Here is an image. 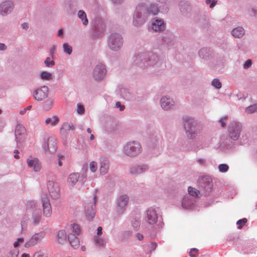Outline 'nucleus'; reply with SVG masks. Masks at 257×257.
<instances>
[{
	"instance_id": "nucleus-1",
	"label": "nucleus",
	"mask_w": 257,
	"mask_h": 257,
	"mask_svg": "<svg viewBox=\"0 0 257 257\" xmlns=\"http://www.w3.org/2000/svg\"><path fill=\"white\" fill-rule=\"evenodd\" d=\"M159 13H161V10L157 3H140L136 8L133 17V24L135 27L141 26L146 22L149 16H155Z\"/></svg>"
},
{
	"instance_id": "nucleus-2",
	"label": "nucleus",
	"mask_w": 257,
	"mask_h": 257,
	"mask_svg": "<svg viewBox=\"0 0 257 257\" xmlns=\"http://www.w3.org/2000/svg\"><path fill=\"white\" fill-rule=\"evenodd\" d=\"M228 138L222 139L220 144V148L225 152L232 151L235 146L234 141L237 140L242 131L241 124L236 121L230 122L228 126Z\"/></svg>"
},
{
	"instance_id": "nucleus-3",
	"label": "nucleus",
	"mask_w": 257,
	"mask_h": 257,
	"mask_svg": "<svg viewBox=\"0 0 257 257\" xmlns=\"http://www.w3.org/2000/svg\"><path fill=\"white\" fill-rule=\"evenodd\" d=\"M133 62L135 65L143 69L162 63L159 55L149 52L136 54L133 58Z\"/></svg>"
},
{
	"instance_id": "nucleus-4",
	"label": "nucleus",
	"mask_w": 257,
	"mask_h": 257,
	"mask_svg": "<svg viewBox=\"0 0 257 257\" xmlns=\"http://www.w3.org/2000/svg\"><path fill=\"white\" fill-rule=\"evenodd\" d=\"M183 124L186 135L188 139H194L201 132L202 127L198 121L189 116L183 117Z\"/></svg>"
},
{
	"instance_id": "nucleus-5",
	"label": "nucleus",
	"mask_w": 257,
	"mask_h": 257,
	"mask_svg": "<svg viewBox=\"0 0 257 257\" xmlns=\"http://www.w3.org/2000/svg\"><path fill=\"white\" fill-rule=\"evenodd\" d=\"M142 147L136 141H131L125 144L123 147V153L127 157H135L142 152Z\"/></svg>"
},
{
	"instance_id": "nucleus-6",
	"label": "nucleus",
	"mask_w": 257,
	"mask_h": 257,
	"mask_svg": "<svg viewBox=\"0 0 257 257\" xmlns=\"http://www.w3.org/2000/svg\"><path fill=\"white\" fill-rule=\"evenodd\" d=\"M123 38L118 33H112L107 38V45L109 48L113 51H117L122 47Z\"/></svg>"
},
{
	"instance_id": "nucleus-7",
	"label": "nucleus",
	"mask_w": 257,
	"mask_h": 257,
	"mask_svg": "<svg viewBox=\"0 0 257 257\" xmlns=\"http://www.w3.org/2000/svg\"><path fill=\"white\" fill-rule=\"evenodd\" d=\"M97 190H94L93 198L91 201L87 202L85 206V214L87 219L89 221L92 220L94 217L96 213V203L97 202L96 196Z\"/></svg>"
},
{
	"instance_id": "nucleus-8",
	"label": "nucleus",
	"mask_w": 257,
	"mask_h": 257,
	"mask_svg": "<svg viewBox=\"0 0 257 257\" xmlns=\"http://www.w3.org/2000/svg\"><path fill=\"white\" fill-rule=\"evenodd\" d=\"M159 41L161 44L168 49L172 48L176 43V37L174 34L167 31L160 37Z\"/></svg>"
},
{
	"instance_id": "nucleus-9",
	"label": "nucleus",
	"mask_w": 257,
	"mask_h": 257,
	"mask_svg": "<svg viewBox=\"0 0 257 257\" xmlns=\"http://www.w3.org/2000/svg\"><path fill=\"white\" fill-rule=\"evenodd\" d=\"M129 202V197L126 194L118 196L115 201L116 210L118 214H122L126 210Z\"/></svg>"
},
{
	"instance_id": "nucleus-10",
	"label": "nucleus",
	"mask_w": 257,
	"mask_h": 257,
	"mask_svg": "<svg viewBox=\"0 0 257 257\" xmlns=\"http://www.w3.org/2000/svg\"><path fill=\"white\" fill-rule=\"evenodd\" d=\"M106 74V69L102 63H98L94 67L92 72V77L97 81L102 80Z\"/></svg>"
},
{
	"instance_id": "nucleus-11",
	"label": "nucleus",
	"mask_w": 257,
	"mask_h": 257,
	"mask_svg": "<svg viewBox=\"0 0 257 257\" xmlns=\"http://www.w3.org/2000/svg\"><path fill=\"white\" fill-rule=\"evenodd\" d=\"M151 29L156 33L164 32L166 28V24L163 19L155 17L150 21Z\"/></svg>"
},
{
	"instance_id": "nucleus-12",
	"label": "nucleus",
	"mask_w": 257,
	"mask_h": 257,
	"mask_svg": "<svg viewBox=\"0 0 257 257\" xmlns=\"http://www.w3.org/2000/svg\"><path fill=\"white\" fill-rule=\"evenodd\" d=\"M161 218L160 217V219ZM145 220L147 222L151 225L156 224L160 220L158 211L156 208L150 207L146 211Z\"/></svg>"
},
{
	"instance_id": "nucleus-13",
	"label": "nucleus",
	"mask_w": 257,
	"mask_h": 257,
	"mask_svg": "<svg viewBox=\"0 0 257 257\" xmlns=\"http://www.w3.org/2000/svg\"><path fill=\"white\" fill-rule=\"evenodd\" d=\"M150 169L149 166L147 164H140L132 165L129 169V173L135 176L141 175Z\"/></svg>"
},
{
	"instance_id": "nucleus-14",
	"label": "nucleus",
	"mask_w": 257,
	"mask_h": 257,
	"mask_svg": "<svg viewBox=\"0 0 257 257\" xmlns=\"http://www.w3.org/2000/svg\"><path fill=\"white\" fill-rule=\"evenodd\" d=\"M198 55L200 58L205 61L212 60L215 57L214 52L210 48L203 47L199 50Z\"/></svg>"
},
{
	"instance_id": "nucleus-15",
	"label": "nucleus",
	"mask_w": 257,
	"mask_h": 257,
	"mask_svg": "<svg viewBox=\"0 0 257 257\" xmlns=\"http://www.w3.org/2000/svg\"><path fill=\"white\" fill-rule=\"evenodd\" d=\"M199 185L200 188L203 189L206 193L210 192L213 187L212 178L209 176H204L199 180Z\"/></svg>"
},
{
	"instance_id": "nucleus-16",
	"label": "nucleus",
	"mask_w": 257,
	"mask_h": 257,
	"mask_svg": "<svg viewBox=\"0 0 257 257\" xmlns=\"http://www.w3.org/2000/svg\"><path fill=\"white\" fill-rule=\"evenodd\" d=\"M45 233L44 231H40L35 233L25 243V247L29 248L34 246L40 242L44 238Z\"/></svg>"
},
{
	"instance_id": "nucleus-17",
	"label": "nucleus",
	"mask_w": 257,
	"mask_h": 257,
	"mask_svg": "<svg viewBox=\"0 0 257 257\" xmlns=\"http://www.w3.org/2000/svg\"><path fill=\"white\" fill-rule=\"evenodd\" d=\"M48 92V87L47 86H43L34 90L33 96L35 100L41 101L47 97Z\"/></svg>"
},
{
	"instance_id": "nucleus-18",
	"label": "nucleus",
	"mask_w": 257,
	"mask_h": 257,
	"mask_svg": "<svg viewBox=\"0 0 257 257\" xmlns=\"http://www.w3.org/2000/svg\"><path fill=\"white\" fill-rule=\"evenodd\" d=\"M47 188L50 196L53 199H57L59 197L60 189L57 182L48 181Z\"/></svg>"
},
{
	"instance_id": "nucleus-19",
	"label": "nucleus",
	"mask_w": 257,
	"mask_h": 257,
	"mask_svg": "<svg viewBox=\"0 0 257 257\" xmlns=\"http://www.w3.org/2000/svg\"><path fill=\"white\" fill-rule=\"evenodd\" d=\"M26 130L25 127L21 124H18L15 129V140L17 144L24 141L26 138Z\"/></svg>"
},
{
	"instance_id": "nucleus-20",
	"label": "nucleus",
	"mask_w": 257,
	"mask_h": 257,
	"mask_svg": "<svg viewBox=\"0 0 257 257\" xmlns=\"http://www.w3.org/2000/svg\"><path fill=\"white\" fill-rule=\"evenodd\" d=\"M14 8L13 2L11 1H6L0 4V15L6 16L10 14Z\"/></svg>"
},
{
	"instance_id": "nucleus-21",
	"label": "nucleus",
	"mask_w": 257,
	"mask_h": 257,
	"mask_svg": "<svg viewBox=\"0 0 257 257\" xmlns=\"http://www.w3.org/2000/svg\"><path fill=\"white\" fill-rule=\"evenodd\" d=\"M41 201L44 216L47 217H50L52 213V208L47 195L43 194L41 196Z\"/></svg>"
},
{
	"instance_id": "nucleus-22",
	"label": "nucleus",
	"mask_w": 257,
	"mask_h": 257,
	"mask_svg": "<svg viewBox=\"0 0 257 257\" xmlns=\"http://www.w3.org/2000/svg\"><path fill=\"white\" fill-rule=\"evenodd\" d=\"M196 203V198L191 195H185L182 199L181 207L184 209H191Z\"/></svg>"
},
{
	"instance_id": "nucleus-23",
	"label": "nucleus",
	"mask_w": 257,
	"mask_h": 257,
	"mask_svg": "<svg viewBox=\"0 0 257 257\" xmlns=\"http://www.w3.org/2000/svg\"><path fill=\"white\" fill-rule=\"evenodd\" d=\"M57 149V140L54 137H50L48 138L47 142L43 146V150L45 151H49L50 153H54Z\"/></svg>"
},
{
	"instance_id": "nucleus-24",
	"label": "nucleus",
	"mask_w": 257,
	"mask_h": 257,
	"mask_svg": "<svg viewBox=\"0 0 257 257\" xmlns=\"http://www.w3.org/2000/svg\"><path fill=\"white\" fill-rule=\"evenodd\" d=\"M105 25L101 20H98L95 22L93 29L94 35L96 37L101 36L105 30Z\"/></svg>"
},
{
	"instance_id": "nucleus-25",
	"label": "nucleus",
	"mask_w": 257,
	"mask_h": 257,
	"mask_svg": "<svg viewBox=\"0 0 257 257\" xmlns=\"http://www.w3.org/2000/svg\"><path fill=\"white\" fill-rule=\"evenodd\" d=\"M174 101L168 96H163L160 100L161 107L165 110H168L172 108L174 105Z\"/></svg>"
},
{
	"instance_id": "nucleus-26",
	"label": "nucleus",
	"mask_w": 257,
	"mask_h": 257,
	"mask_svg": "<svg viewBox=\"0 0 257 257\" xmlns=\"http://www.w3.org/2000/svg\"><path fill=\"white\" fill-rule=\"evenodd\" d=\"M109 168V161L108 159L105 157H102L100 158V173L102 175L106 174Z\"/></svg>"
},
{
	"instance_id": "nucleus-27",
	"label": "nucleus",
	"mask_w": 257,
	"mask_h": 257,
	"mask_svg": "<svg viewBox=\"0 0 257 257\" xmlns=\"http://www.w3.org/2000/svg\"><path fill=\"white\" fill-rule=\"evenodd\" d=\"M179 8L182 14L186 16L190 13L191 11V6L189 2L182 1L179 3Z\"/></svg>"
},
{
	"instance_id": "nucleus-28",
	"label": "nucleus",
	"mask_w": 257,
	"mask_h": 257,
	"mask_svg": "<svg viewBox=\"0 0 257 257\" xmlns=\"http://www.w3.org/2000/svg\"><path fill=\"white\" fill-rule=\"evenodd\" d=\"M231 34L234 38L240 39L244 35L245 30L242 27L238 26L232 29Z\"/></svg>"
},
{
	"instance_id": "nucleus-29",
	"label": "nucleus",
	"mask_w": 257,
	"mask_h": 257,
	"mask_svg": "<svg viewBox=\"0 0 257 257\" xmlns=\"http://www.w3.org/2000/svg\"><path fill=\"white\" fill-rule=\"evenodd\" d=\"M41 214L42 212L40 209H36L33 211L32 216V223L34 225H37L39 224L42 218Z\"/></svg>"
},
{
	"instance_id": "nucleus-30",
	"label": "nucleus",
	"mask_w": 257,
	"mask_h": 257,
	"mask_svg": "<svg viewBox=\"0 0 257 257\" xmlns=\"http://www.w3.org/2000/svg\"><path fill=\"white\" fill-rule=\"evenodd\" d=\"M80 175L78 173H72L70 174L68 178L67 182L70 187H73L78 181Z\"/></svg>"
},
{
	"instance_id": "nucleus-31",
	"label": "nucleus",
	"mask_w": 257,
	"mask_h": 257,
	"mask_svg": "<svg viewBox=\"0 0 257 257\" xmlns=\"http://www.w3.org/2000/svg\"><path fill=\"white\" fill-rule=\"evenodd\" d=\"M27 162L28 166L31 168L33 167L34 170L35 172H38L40 170V165L38 159L35 158L34 159H32L28 158Z\"/></svg>"
},
{
	"instance_id": "nucleus-32",
	"label": "nucleus",
	"mask_w": 257,
	"mask_h": 257,
	"mask_svg": "<svg viewBox=\"0 0 257 257\" xmlns=\"http://www.w3.org/2000/svg\"><path fill=\"white\" fill-rule=\"evenodd\" d=\"M158 4L159 7L161 10L162 13H167L169 10V6L168 4V0H156V2Z\"/></svg>"
},
{
	"instance_id": "nucleus-33",
	"label": "nucleus",
	"mask_w": 257,
	"mask_h": 257,
	"mask_svg": "<svg viewBox=\"0 0 257 257\" xmlns=\"http://www.w3.org/2000/svg\"><path fill=\"white\" fill-rule=\"evenodd\" d=\"M68 239L72 247L74 248L78 247L80 241L77 237L74 234H70L68 236Z\"/></svg>"
},
{
	"instance_id": "nucleus-34",
	"label": "nucleus",
	"mask_w": 257,
	"mask_h": 257,
	"mask_svg": "<svg viewBox=\"0 0 257 257\" xmlns=\"http://www.w3.org/2000/svg\"><path fill=\"white\" fill-rule=\"evenodd\" d=\"M57 239L60 244H64L66 242L67 234L65 230L62 229L58 231L57 234Z\"/></svg>"
},
{
	"instance_id": "nucleus-35",
	"label": "nucleus",
	"mask_w": 257,
	"mask_h": 257,
	"mask_svg": "<svg viewBox=\"0 0 257 257\" xmlns=\"http://www.w3.org/2000/svg\"><path fill=\"white\" fill-rule=\"evenodd\" d=\"M78 17L81 20L82 24L84 26H87L88 24V20L85 12L83 10H79L77 13Z\"/></svg>"
},
{
	"instance_id": "nucleus-36",
	"label": "nucleus",
	"mask_w": 257,
	"mask_h": 257,
	"mask_svg": "<svg viewBox=\"0 0 257 257\" xmlns=\"http://www.w3.org/2000/svg\"><path fill=\"white\" fill-rule=\"evenodd\" d=\"M119 93L122 98L126 100H128L131 97V93L125 88H120L119 90Z\"/></svg>"
},
{
	"instance_id": "nucleus-37",
	"label": "nucleus",
	"mask_w": 257,
	"mask_h": 257,
	"mask_svg": "<svg viewBox=\"0 0 257 257\" xmlns=\"http://www.w3.org/2000/svg\"><path fill=\"white\" fill-rule=\"evenodd\" d=\"M197 23L203 28L207 27L209 26L208 20L205 16H200Z\"/></svg>"
},
{
	"instance_id": "nucleus-38",
	"label": "nucleus",
	"mask_w": 257,
	"mask_h": 257,
	"mask_svg": "<svg viewBox=\"0 0 257 257\" xmlns=\"http://www.w3.org/2000/svg\"><path fill=\"white\" fill-rule=\"evenodd\" d=\"M59 121L58 116L54 115L51 117H48L45 120V123L46 124H51L52 126L55 125Z\"/></svg>"
},
{
	"instance_id": "nucleus-39",
	"label": "nucleus",
	"mask_w": 257,
	"mask_h": 257,
	"mask_svg": "<svg viewBox=\"0 0 257 257\" xmlns=\"http://www.w3.org/2000/svg\"><path fill=\"white\" fill-rule=\"evenodd\" d=\"M246 12L248 15L251 17H254L257 18V7L250 6L246 8Z\"/></svg>"
},
{
	"instance_id": "nucleus-40",
	"label": "nucleus",
	"mask_w": 257,
	"mask_h": 257,
	"mask_svg": "<svg viewBox=\"0 0 257 257\" xmlns=\"http://www.w3.org/2000/svg\"><path fill=\"white\" fill-rule=\"evenodd\" d=\"M40 77L43 80H50L52 79V74L48 71H43L40 73Z\"/></svg>"
},
{
	"instance_id": "nucleus-41",
	"label": "nucleus",
	"mask_w": 257,
	"mask_h": 257,
	"mask_svg": "<svg viewBox=\"0 0 257 257\" xmlns=\"http://www.w3.org/2000/svg\"><path fill=\"white\" fill-rule=\"evenodd\" d=\"M74 126L72 124H68L67 123H64L62 125V127L60 129V132L61 133H65L67 131L74 130Z\"/></svg>"
},
{
	"instance_id": "nucleus-42",
	"label": "nucleus",
	"mask_w": 257,
	"mask_h": 257,
	"mask_svg": "<svg viewBox=\"0 0 257 257\" xmlns=\"http://www.w3.org/2000/svg\"><path fill=\"white\" fill-rule=\"evenodd\" d=\"M188 191L189 194H187L186 195H191V196H192L195 198V197H198L200 193L199 190L191 187H188Z\"/></svg>"
},
{
	"instance_id": "nucleus-43",
	"label": "nucleus",
	"mask_w": 257,
	"mask_h": 257,
	"mask_svg": "<svg viewBox=\"0 0 257 257\" xmlns=\"http://www.w3.org/2000/svg\"><path fill=\"white\" fill-rule=\"evenodd\" d=\"M71 229L72 231L74 233L73 234L75 235H79L81 232V229L80 226L77 224H71Z\"/></svg>"
},
{
	"instance_id": "nucleus-44",
	"label": "nucleus",
	"mask_w": 257,
	"mask_h": 257,
	"mask_svg": "<svg viewBox=\"0 0 257 257\" xmlns=\"http://www.w3.org/2000/svg\"><path fill=\"white\" fill-rule=\"evenodd\" d=\"M257 111V103L247 106L245 108V112L247 113H252Z\"/></svg>"
},
{
	"instance_id": "nucleus-45",
	"label": "nucleus",
	"mask_w": 257,
	"mask_h": 257,
	"mask_svg": "<svg viewBox=\"0 0 257 257\" xmlns=\"http://www.w3.org/2000/svg\"><path fill=\"white\" fill-rule=\"evenodd\" d=\"M64 52L68 55H70L72 52V48L68 43H65L63 45Z\"/></svg>"
},
{
	"instance_id": "nucleus-46",
	"label": "nucleus",
	"mask_w": 257,
	"mask_h": 257,
	"mask_svg": "<svg viewBox=\"0 0 257 257\" xmlns=\"http://www.w3.org/2000/svg\"><path fill=\"white\" fill-rule=\"evenodd\" d=\"M219 171L221 173H226L229 169V166L226 164H220L218 165Z\"/></svg>"
},
{
	"instance_id": "nucleus-47",
	"label": "nucleus",
	"mask_w": 257,
	"mask_h": 257,
	"mask_svg": "<svg viewBox=\"0 0 257 257\" xmlns=\"http://www.w3.org/2000/svg\"><path fill=\"white\" fill-rule=\"evenodd\" d=\"M44 64L47 67H52L55 65V62L51 60V58L48 57L44 61Z\"/></svg>"
},
{
	"instance_id": "nucleus-48",
	"label": "nucleus",
	"mask_w": 257,
	"mask_h": 257,
	"mask_svg": "<svg viewBox=\"0 0 257 257\" xmlns=\"http://www.w3.org/2000/svg\"><path fill=\"white\" fill-rule=\"evenodd\" d=\"M211 85L216 89H220L222 86L221 82L217 78L213 79L211 82Z\"/></svg>"
},
{
	"instance_id": "nucleus-49",
	"label": "nucleus",
	"mask_w": 257,
	"mask_h": 257,
	"mask_svg": "<svg viewBox=\"0 0 257 257\" xmlns=\"http://www.w3.org/2000/svg\"><path fill=\"white\" fill-rule=\"evenodd\" d=\"M95 243L99 246H103L104 245V241L98 236L94 237Z\"/></svg>"
},
{
	"instance_id": "nucleus-50",
	"label": "nucleus",
	"mask_w": 257,
	"mask_h": 257,
	"mask_svg": "<svg viewBox=\"0 0 257 257\" xmlns=\"http://www.w3.org/2000/svg\"><path fill=\"white\" fill-rule=\"evenodd\" d=\"M85 108L83 104L78 103L77 105V112L79 114H83L84 113Z\"/></svg>"
},
{
	"instance_id": "nucleus-51",
	"label": "nucleus",
	"mask_w": 257,
	"mask_h": 257,
	"mask_svg": "<svg viewBox=\"0 0 257 257\" xmlns=\"http://www.w3.org/2000/svg\"><path fill=\"white\" fill-rule=\"evenodd\" d=\"M208 147V145L205 142H203L201 144H200L199 146L195 147L193 148V150L195 152H197L198 150L200 149H203L205 148H207Z\"/></svg>"
},
{
	"instance_id": "nucleus-52",
	"label": "nucleus",
	"mask_w": 257,
	"mask_h": 257,
	"mask_svg": "<svg viewBox=\"0 0 257 257\" xmlns=\"http://www.w3.org/2000/svg\"><path fill=\"white\" fill-rule=\"evenodd\" d=\"M90 169L92 172H95L97 168V163L94 161H92L89 164Z\"/></svg>"
},
{
	"instance_id": "nucleus-53",
	"label": "nucleus",
	"mask_w": 257,
	"mask_h": 257,
	"mask_svg": "<svg viewBox=\"0 0 257 257\" xmlns=\"http://www.w3.org/2000/svg\"><path fill=\"white\" fill-rule=\"evenodd\" d=\"M217 3V0H205V3L209 5L211 9H213Z\"/></svg>"
},
{
	"instance_id": "nucleus-54",
	"label": "nucleus",
	"mask_w": 257,
	"mask_h": 257,
	"mask_svg": "<svg viewBox=\"0 0 257 257\" xmlns=\"http://www.w3.org/2000/svg\"><path fill=\"white\" fill-rule=\"evenodd\" d=\"M19 251L16 249L10 250L7 257H17L19 254Z\"/></svg>"
},
{
	"instance_id": "nucleus-55",
	"label": "nucleus",
	"mask_w": 257,
	"mask_h": 257,
	"mask_svg": "<svg viewBox=\"0 0 257 257\" xmlns=\"http://www.w3.org/2000/svg\"><path fill=\"white\" fill-rule=\"evenodd\" d=\"M53 104V101L51 99H48L47 101H45L44 103V106L45 108L47 109H49L51 108Z\"/></svg>"
},
{
	"instance_id": "nucleus-56",
	"label": "nucleus",
	"mask_w": 257,
	"mask_h": 257,
	"mask_svg": "<svg viewBox=\"0 0 257 257\" xmlns=\"http://www.w3.org/2000/svg\"><path fill=\"white\" fill-rule=\"evenodd\" d=\"M247 220L245 218H243L242 219L238 220L236 222V224L238 225L237 228L238 229H241L242 228V226L240 225L244 224L245 223H246L247 222Z\"/></svg>"
},
{
	"instance_id": "nucleus-57",
	"label": "nucleus",
	"mask_w": 257,
	"mask_h": 257,
	"mask_svg": "<svg viewBox=\"0 0 257 257\" xmlns=\"http://www.w3.org/2000/svg\"><path fill=\"white\" fill-rule=\"evenodd\" d=\"M24 242V238H23V237H20V238H18L17 240V241H16L14 244H13V245H14V247L15 248H17L19 246V244L20 243H22Z\"/></svg>"
},
{
	"instance_id": "nucleus-58",
	"label": "nucleus",
	"mask_w": 257,
	"mask_h": 257,
	"mask_svg": "<svg viewBox=\"0 0 257 257\" xmlns=\"http://www.w3.org/2000/svg\"><path fill=\"white\" fill-rule=\"evenodd\" d=\"M35 207V203L34 201H28L26 204L27 209H31Z\"/></svg>"
},
{
	"instance_id": "nucleus-59",
	"label": "nucleus",
	"mask_w": 257,
	"mask_h": 257,
	"mask_svg": "<svg viewBox=\"0 0 257 257\" xmlns=\"http://www.w3.org/2000/svg\"><path fill=\"white\" fill-rule=\"evenodd\" d=\"M132 226L133 227H134V228L135 229H137L140 226V222L139 221L136 220V219H134L132 220Z\"/></svg>"
},
{
	"instance_id": "nucleus-60",
	"label": "nucleus",
	"mask_w": 257,
	"mask_h": 257,
	"mask_svg": "<svg viewBox=\"0 0 257 257\" xmlns=\"http://www.w3.org/2000/svg\"><path fill=\"white\" fill-rule=\"evenodd\" d=\"M228 117V115H226L220 118L219 122H220L221 127H224L226 125L225 120Z\"/></svg>"
},
{
	"instance_id": "nucleus-61",
	"label": "nucleus",
	"mask_w": 257,
	"mask_h": 257,
	"mask_svg": "<svg viewBox=\"0 0 257 257\" xmlns=\"http://www.w3.org/2000/svg\"><path fill=\"white\" fill-rule=\"evenodd\" d=\"M252 64V62L250 59L247 60L243 64V68L245 69H247L251 67Z\"/></svg>"
},
{
	"instance_id": "nucleus-62",
	"label": "nucleus",
	"mask_w": 257,
	"mask_h": 257,
	"mask_svg": "<svg viewBox=\"0 0 257 257\" xmlns=\"http://www.w3.org/2000/svg\"><path fill=\"white\" fill-rule=\"evenodd\" d=\"M33 257H46L44 256V253L43 251L41 250L36 251Z\"/></svg>"
},
{
	"instance_id": "nucleus-63",
	"label": "nucleus",
	"mask_w": 257,
	"mask_h": 257,
	"mask_svg": "<svg viewBox=\"0 0 257 257\" xmlns=\"http://www.w3.org/2000/svg\"><path fill=\"white\" fill-rule=\"evenodd\" d=\"M198 249L196 248H193L191 249L189 255L191 257H196Z\"/></svg>"
},
{
	"instance_id": "nucleus-64",
	"label": "nucleus",
	"mask_w": 257,
	"mask_h": 257,
	"mask_svg": "<svg viewBox=\"0 0 257 257\" xmlns=\"http://www.w3.org/2000/svg\"><path fill=\"white\" fill-rule=\"evenodd\" d=\"M87 170L85 169L82 171L81 176H80V177L82 179L83 181H85L87 178Z\"/></svg>"
}]
</instances>
